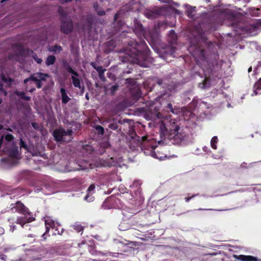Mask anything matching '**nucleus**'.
<instances>
[{"mask_svg":"<svg viewBox=\"0 0 261 261\" xmlns=\"http://www.w3.org/2000/svg\"><path fill=\"white\" fill-rule=\"evenodd\" d=\"M32 57L37 63L40 64L42 62V60L38 58L36 55H33Z\"/></svg>","mask_w":261,"mask_h":261,"instance_id":"nucleus-25","label":"nucleus"},{"mask_svg":"<svg viewBox=\"0 0 261 261\" xmlns=\"http://www.w3.org/2000/svg\"><path fill=\"white\" fill-rule=\"evenodd\" d=\"M55 61V57L53 56H49L47 57L46 64L47 65H50L54 63Z\"/></svg>","mask_w":261,"mask_h":261,"instance_id":"nucleus-19","label":"nucleus"},{"mask_svg":"<svg viewBox=\"0 0 261 261\" xmlns=\"http://www.w3.org/2000/svg\"><path fill=\"white\" fill-rule=\"evenodd\" d=\"M55 250L54 248H51L48 250L43 249L41 251V254H40V256L37 257L38 259H41L42 258L45 257H50L51 253Z\"/></svg>","mask_w":261,"mask_h":261,"instance_id":"nucleus-12","label":"nucleus"},{"mask_svg":"<svg viewBox=\"0 0 261 261\" xmlns=\"http://www.w3.org/2000/svg\"><path fill=\"white\" fill-rule=\"evenodd\" d=\"M97 129L99 130L101 134L103 133L104 130L102 127L100 126H98L97 127Z\"/></svg>","mask_w":261,"mask_h":261,"instance_id":"nucleus-30","label":"nucleus"},{"mask_svg":"<svg viewBox=\"0 0 261 261\" xmlns=\"http://www.w3.org/2000/svg\"><path fill=\"white\" fill-rule=\"evenodd\" d=\"M49 50L50 51L54 52L55 53H59L62 50V47L60 46H55L53 47H50Z\"/></svg>","mask_w":261,"mask_h":261,"instance_id":"nucleus-20","label":"nucleus"},{"mask_svg":"<svg viewBox=\"0 0 261 261\" xmlns=\"http://www.w3.org/2000/svg\"><path fill=\"white\" fill-rule=\"evenodd\" d=\"M207 149V147H204L203 148V150L205 151Z\"/></svg>","mask_w":261,"mask_h":261,"instance_id":"nucleus-45","label":"nucleus"},{"mask_svg":"<svg viewBox=\"0 0 261 261\" xmlns=\"http://www.w3.org/2000/svg\"><path fill=\"white\" fill-rule=\"evenodd\" d=\"M169 37H170V41L171 43H173L176 41V35L173 30H171L168 34Z\"/></svg>","mask_w":261,"mask_h":261,"instance_id":"nucleus-17","label":"nucleus"},{"mask_svg":"<svg viewBox=\"0 0 261 261\" xmlns=\"http://www.w3.org/2000/svg\"><path fill=\"white\" fill-rule=\"evenodd\" d=\"M123 224H124L123 223H121V224H120L119 225V229H120V230H122V231H123V230H125L126 229V228H124V227H123Z\"/></svg>","mask_w":261,"mask_h":261,"instance_id":"nucleus-32","label":"nucleus"},{"mask_svg":"<svg viewBox=\"0 0 261 261\" xmlns=\"http://www.w3.org/2000/svg\"><path fill=\"white\" fill-rule=\"evenodd\" d=\"M207 83H208V80L207 79H205L204 82L203 83H200L199 85V86L201 88H205L206 87H207Z\"/></svg>","mask_w":261,"mask_h":261,"instance_id":"nucleus-22","label":"nucleus"},{"mask_svg":"<svg viewBox=\"0 0 261 261\" xmlns=\"http://www.w3.org/2000/svg\"><path fill=\"white\" fill-rule=\"evenodd\" d=\"M71 79L72 80V84L73 86L76 88H79L81 90L82 92L83 93L84 88V87L81 86V81L79 78L78 77V76L72 75Z\"/></svg>","mask_w":261,"mask_h":261,"instance_id":"nucleus-11","label":"nucleus"},{"mask_svg":"<svg viewBox=\"0 0 261 261\" xmlns=\"http://www.w3.org/2000/svg\"><path fill=\"white\" fill-rule=\"evenodd\" d=\"M86 97L87 99H89V97H88V95L87 94L86 95Z\"/></svg>","mask_w":261,"mask_h":261,"instance_id":"nucleus-44","label":"nucleus"},{"mask_svg":"<svg viewBox=\"0 0 261 261\" xmlns=\"http://www.w3.org/2000/svg\"><path fill=\"white\" fill-rule=\"evenodd\" d=\"M161 135L168 136L177 143H180L187 138L188 135L185 130L180 128L175 119L168 120L165 118L160 126Z\"/></svg>","mask_w":261,"mask_h":261,"instance_id":"nucleus-1","label":"nucleus"},{"mask_svg":"<svg viewBox=\"0 0 261 261\" xmlns=\"http://www.w3.org/2000/svg\"><path fill=\"white\" fill-rule=\"evenodd\" d=\"M122 161V159L119 158L117 161L115 162L113 158H111L109 159L108 161H103L102 162L100 163L99 166H117L119 165L120 163Z\"/></svg>","mask_w":261,"mask_h":261,"instance_id":"nucleus-8","label":"nucleus"},{"mask_svg":"<svg viewBox=\"0 0 261 261\" xmlns=\"http://www.w3.org/2000/svg\"><path fill=\"white\" fill-rule=\"evenodd\" d=\"M72 0H64V2H69L70 1H71Z\"/></svg>","mask_w":261,"mask_h":261,"instance_id":"nucleus-41","label":"nucleus"},{"mask_svg":"<svg viewBox=\"0 0 261 261\" xmlns=\"http://www.w3.org/2000/svg\"><path fill=\"white\" fill-rule=\"evenodd\" d=\"M168 108L170 110V111L172 113H174V110L172 108V106L171 103H169L168 105Z\"/></svg>","mask_w":261,"mask_h":261,"instance_id":"nucleus-29","label":"nucleus"},{"mask_svg":"<svg viewBox=\"0 0 261 261\" xmlns=\"http://www.w3.org/2000/svg\"><path fill=\"white\" fill-rule=\"evenodd\" d=\"M15 229V226H11L10 228V230L12 232H13L14 230Z\"/></svg>","mask_w":261,"mask_h":261,"instance_id":"nucleus-36","label":"nucleus"},{"mask_svg":"<svg viewBox=\"0 0 261 261\" xmlns=\"http://www.w3.org/2000/svg\"><path fill=\"white\" fill-rule=\"evenodd\" d=\"M33 52L30 50H25L24 49L21 50L20 52V54L21 56H25V55H30V54H32Z\"/></svg>","mask_w":261,"mask_h":261,"instance_id":"nucleus-21","label":"nucleus"},{"mask_svg":"<svg viewBox=\"0 0 261 261\" xmlns=\"http://www.w3.org/2000/svg\"><path fill=\"white\" fill-rule=\"evenodd\" d=\"M252 70V67H250L249 69H248V72H251V71Z\"/></svg>","mask_w":261,"mask_h":261,"instance_id":"nucleus-39","label":"nucleus"},{"mask_svg":"<svg viewBox=\"0 0 261 261\" xmlns=\"http://www.w3.org/2000/svg\"><path fill=\"white\" fill-rule=\"evenodd\" d=\"M13 139V137L11 134L7 135L5 138L3 137L0 140V148L3 145H5V147L3 149L4 151L7 152L11 158L15 160H18L19 155L17 148L12 141Z\"/></svg>","mask_w":261,"mask_h":261,"instance_id":"nucleus-3","label":"nucleus"},{"mask_svg":"<svg viewBox=\"0 0 261 261\" xmlns=\"http://www.w3.org/2000/svg\"><path fill=\"white\" fill-rule=\"evenodd\" d=\"M237 258L242 261H257V259L253 256L249 255H240Z\"/></svg>","mask_w":261,"mask_h":261,"instance_id":"nucleus-13","label":"nucleus"},{"mask_svg":"<svg viewBox=\"0 0 261 261\" xmlns=\"http://www.w3.org/2000/svg\"><path fill=\"white\" fill-rule=\"evenodd\" d=\"M207 149V147H204L203 148V150L205 151Z\"/></svg>","mask_w":261,"mask_h":261,"instance_id":"nucleus-46","label":"nucleus"},{"mask_svg":"<svg viewBox=\"0 0 261 261\" xmlns=\"http://www.w3.org/2000/svg\"><path fill=\"white\" fill-rule=\"evenodd\" d=\"M117 17H118V14H115V19H116Z\"/></svg>","mask_w":261,"mask_h":261,"instance_id":"nucleus-42","label":"nucleus"},{"mask_svg":"<svg viewBox=\"0 0 261 261\" xmlns=\"http://www.w3.org/2000/svg\"><path fill=\"white\" fill-rule=\"evenodd\" d=\"M45 225L46 227V231L42 235V237H44V239H45V236L46 234L49 231L50 228H54L55 227H57L60 225L59 223L58 222H55L51 217L49 216H46L44 218Z\"/></svg>","mask_w":261,"mask_h":261,"instance_id":"nucleus-7","label":"nucleus"},{"mask_svg":"<svg viewBox=\"0 0 261 261\" xmlns=\"http://www.w3.org/2000/svg\"><path fill=\"white\" fill-rule=\"evenodd\" d=\"M260 89H261V78L254 85V94L256 95L257 94L256 90Z\"/></svg>","mask_w":261,"mask_h":261,"instance_id":"nucleus-16","label":"nucleus"},{"mask_svg":"<svg viewBox=\"0 0 261 261\" xmlns=\"http://www.w3.org/2000/svg\"><path fill=\"white\" fill-rule=\"evenodd\" d=\"M117 87H118V86H116V85L113 86L111 87V91H112V93H114V91H115V90H117Z\"/></svg>","mask_w":261,"mask_h":261,"instance_id":"nucleus-31","label":"nucleus"},{"mask_svg":"<svg viewBox=\"0 0 261 261\" xmlns=\"http://www.w3.org/2000/svg\"><path fill=\"white\" fill-rule=\"evenodd\" d=\"M161 116V114L160 113L158 114L157 117L159 118H160V116Z\"/></svg>","mask_w":261,"mask_h":261,"instance_id":"nucleus-40","label":"nucleus"},{"mask_svg":"<svg viewBox=\"0 0 261 261\" xmlns=\"http://www.w3.org/2000/svg\"><path fill=\"white\" fill-rule=\"evenodd\" d=\"M61 94L62 96V102L64 103H66L67 102H68L70 100V98L67 95L66 91L64 89L62 88L61 89Z\"/></svg>","mask_w":261,"mask_h":261,"instance_id":"nucleus-14","label":"nucleus"},{"mask_svg":"<svg viewBox=\"0 0 261 261\" xmlns=\"http://www.w3.org/2000/svg\"><path fill=\"white\" fill-rule=\"evenodd\" d=\"M185 6L187 9V13L188 16L190 17H192L194 15L193 13L195 12V8L187 5H185Z\"/></svg>","mask_w":261,"mask_h":261,"instance_id":"nucleus-15","label":"nucleus"},{"mask_svg":"<svg viewBox=\"0 0 261 261\" xmlns=\"http://www.w3.org/2000/svg\"><path fill=\"white\" fill-rule=\"evenodd\" d=\"M48 77L46 74L38 72L33 74L30 78L24 80V83L26 84L28 82H30L31 84H35L38 88H40L41 87V82Z\"/></svg>","mask_w":261,"mask_h":261,"instance_id":"nucleus-5","label":"nucleus"},{"mask_svg":"<svg viewBox=\"0 0 261 261\" xmlns=\"http://www.w3.org/2000/svg\"><path fill=\"white\" fill-rule=\"evenodd\" d=\"M93 67L98 72L103 71L102 68L101 66H98V67H95V66L93 65Z\"/></svg>","mask_w":261,"mask_h":261,"instance_id":"nucleus-28","label":"nucleus"},{"mask_svg":"<svg viewBox=\"0 0 261 261\" xmlns=\"http://www.w3.org/2000/svg\"><path fill=\"white\" fill-rule=\"evenodd\" d=\"M16 94L18 95V96H19L21 98H23L25 100H29L30 99V97H28V96H24V94L22 92H16Z\"/></svg>","mask_w":261,"mask_h":261,"instance_id":"nucleus-23","label":"nucleus"},{"mask_svg":"<svg viewBox=\"0 0 261 261\" xmlns=\"http://www.w3.org/2000/svg\"><path fill=\"white\" fill-rule=\"evenodd\" d=\"M32 125H33L34 128H37V124L36 123H32Z\"/></svg>","mask_w":261,"mask_h":261,"instance_id":"nucleus-37","label":"nucleus"},{"mask_svg":"<svg viewBox=\"0 0 261 261\" xmlns=\"http://www.w3.org/2000/svg\"><path fill=\"white\" fill-rule=\"evenodd\" d=\"M12 206L11 210L13 212H18L24 215V217H19L17 219L16 221L17 224L23 226L25 223H29L34 220V218L33 217H27L26 216L27 215H29L30 213L28 209L25 207L22 203L17 202L16 203L12 204Z\"/></svg>","mask_w":261,"mask_h":261,"instance_id":"nucleus-4","label":"nucleus"},{"mask_svg":"<svg viewBox=\"0 0 261 261\" xmlns=\"http://www.w3.org/2000/svg\"><path fill=\"white\" fill-rule=\"evenodd\" d=\"M139 141L146 155H151L160 160H163L165 158V156L158 155L154 151L155 148L160 143V141L156 142L152 137L147 136L142 137Z\"/></svg>","mask_w":261,"mask_h":261,"instance_id":"nucleus-2","label":"nucleus"},{"mask_svg":"<svg viewBox=\"0 0 261 261\" xmlns=\"http://www.w3.org/2000/svg\"><path fill=\"white\" fill-rule=\"evenodd\" d=\"M20 147H23L24 148H26V145L23 141L21 139L20 141Z\"/></svg>","mask_w":261,"mask_h":261,"instance_id":"nucleus-33","label":"nucleus"},{"mask_svg":"<svg viewBox=\"0 0 261 261\" xmlns=\"http://www.w3.org/2000/svg\"><path fill=\"white\" fill-rule=\"evenodd\" d=\"M94 189L95 186L94 185H91L89 186L87 190V195L85 197V200L91 202L94 200V197L92 196L94 193Z\"/></svg>","mask_w":261,"mask_h":261,"instance_id":"nucleus-10","label":"nucleus"},{"mask_svg":"<svg viewBox=\"0 0 261 261\" xmlns=\"http://www.w3.org/2000/svg\"><path fill=\"white\" fill-rule=\"evenodd\" d=\"M7 256L4 254H0V259L3 260H5Z\"/></svg>","mask_w":261,"mask_h":261,"instance_id":"nucleus-34","label":"nucleus"},{"mask_svg":"<svg viewBox=\"0 0 261 261\" xmlns=\"http://www.w3.org/2000/svg\"><path fill=\"white\" fill-rule=\"evenodd\" d=\"M72 29L71 21L68 19L67 21L63 22L61 25V30L65 33H68Z\"/></svg>","mask_w":261,"mask_h":261,"instance_id":"nucleus-9","label":"nucleus"},{"mask_svg":"<svg viewBox=\"0 0 261 261\" xmlns=\"http://www.w3.org/2000/svg\"><path fill=\"white\" fill-rule=\"evenodd\" d=\"M96 11L97 12V14L99 15H102L105 14V12L103 11H98L97 10Z\"/></svg>","mask_w":261,"mask_h":261,"instance_id":"nucleus-35","label":"nucleus"},{"mask_svg":"<svg viewBox=\"0 0 261 261\" xmlns=\"http://www.w3.org/2000/svg\"><path fill=\"white\" fill-rule=\"evenodd\" d=\"M67 70L68 72H69L72 74V75L78 76V74L77 73V72L74 71L71 68L69 67Z\"/></svg>","mask_w":261,"mask_h":261,"instance_id":"nucleus-26","label":"nucleus"},{"mask_svg":"<svg viewBox=\"0 0 261 261\" xmlns=\"http://www.w3.org/2000/svg\"><path fill=\"white\" fill-rule=\"evenodd\" d=\"M2 80L5 83H11L12 82L11 79H7L4 76H2Z\"/></svg>","mask_w":261,"mask_h":261,"instance_id":"nucleus-27","label":"nucleus"},{"mask_svg":"<svg viewBox=\"0 0 261 261\" xmlns=\"http://www.w3.org/2000/svg\"><path fill=\"white\" fill-rule=\"evenodd\" d=\"M191 197H187L185 198V199L187 202H188L190 200V199H191Z\"/></svg>","mask_w":261,"mask_h":261,"instance_id":"nucleus-38","label":"nucleus"},{"mask_svg":"<svg viewBox=\"0 0 261 261\" xmlns=\"http://www.w3.org/2000/svg\"><path fill=\"white\" fill-rule=\"evenodd\" d=\"M72 131L68 130L67 132L65 131L62 128L55 130L54 132V136L56 140L58 141H66V137H68V140L70 139Z\"/></svg>","mask_w":261,"mask_h":261,"instance_id":"nucleus-6","label":"nucleus"},{"mask_svg":"<svg viewBox=\"0 0 261 261\" xmlns=\"http://www.w3.org/2000/svg\"><path fill=\"white\" fill-rule=\"evenodd\" d=\"M218 141V139L216 136H215L212 138L211 141V146L212 148L214 149H217V145L216 144L217 143Z\"/></svg>","mask_w":261,"mask_h":261,"instance_id":"nucleus-18","label":"nucleus"},{"mask_svg":"<svg viewBox=\"0 0 261 261\" xmlns=\"http://www.w3.org/2000/svg\"><path fill=\"white\" fill-rule=\"evenodd\" d=\"M34 90H35L34 89H31L30 90V91L31 92H33V91H34Z\"/></svg>","mask_w":261,"mask_h":261,"instance_id":"nucleus-43","label":"nucleus"},{"mask_svg":"<svg viewBox=\"0 0 261 261\" xmlns=\"http://www.w3.org/2000/svg\"><path fill=\"white\" fill-rule=\"evenodd\" d=\"M74 228L79 232L83 231V227L79 225L74 226Z\"/></svg>","mask_w":261,"mask_h":261,"instance_id":"nucleus-24","label":"nucleus"}]
</instances>
